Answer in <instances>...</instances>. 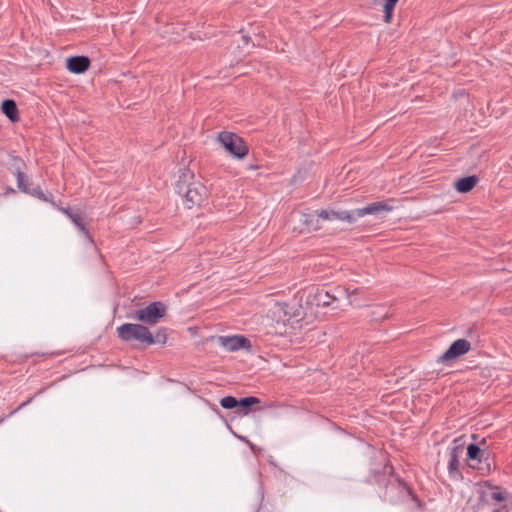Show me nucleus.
Here are the masks:
<instances>
[{
	"mask_svg": "<svg viewBox=\"0 0 512 512\" xmlns=\"http://www.w3.org/2000/svg\"><path fill=\"white\" fill-rule=\"evenodd\" d=\"M194 174L190 170H184L179 175L175 184L176 192L184 197L188 209L200 206L207 198V188L200 182L194 181Z\"/></svg>",
	"mask_w": 512,
	"mask_h": 512,
	"instance_id": "nucleus-1",
	"label": "nucleus"
},
{
	"mask_svg": "<svg viewBox=\"0 0 512 512\" xmlns=\"http://www.w3.org/2000/svg\"><path fill=\"white\" fill-rule=\"evenodd\" d=\"M118 338L123 342H137L144 347L153 344V334L142 324L124 323L116 328Z\"/></svg>",
	"mask_w": 512,
	"mask_h": 512,
	"instance_id": "nucleus-2",
	"label": "nucleus"
},
{
	"mask_svg": "<svg viewBox=\"0 0 512 512\" xmlns=\"http://www.w3.org/2000/svg\"><path fill=\"white\" fill-rule=\"evenodd\" d=\"M489 452L487 449H482L477 444H469L467 447V460L468 465L472 469L480 471L482 474L489 473L491 470L490 463H488Z\"/></svg>",
	"mask_w": 512,
	"mask_h": 512,
	"instance_id": "nucleus-3",
	"label": "nucleus"
},
{
	"mask_svg": "<svg viewBox=\"0 0 512 512\" xmlns=\"http://www.w3.org/2000/svg\"><path fill=\"white\" fill-rule=\"evenodd\" d=\"M166 305L162 302H152L148 306L138 309L133 318L145 324H156L166 315Z\"/></svg>",
	"mask_w": 512,
	"mask_h": 512,
	"instance_id": "nucleus-4",
	"label": "nucleus"
},
{
	"mask_svg": "<svg viewBox=\"0 0 512 512\" xmlns=\"http://www.w3.org/2000/svg\"><path fill=\"white\" fill-rule=\"evenodd\" d=\"M342 294H345L347 297L350 296L349 290L341 287L335 288L332 294L324 289L317 288L314 292L308 294L307 302L317 307H328Z\"/></svg>",
	"mask_w": 512,
	"mask_h": 512,
	"instance_id": "nucleus-5",
	"label": "nucleus"
},
{
	"mask_svg": "<svg viewBox=\"0 0 512 512\" xmlns=\"http://www.w3.org/2000/svg\"><path fill=\"white\" fill-rule=\"evenodd\" d=\"M226 153L232 158L241 160L249 153L245 140L233 132H226Z\"/></svg>",
	"mask_w": 512,
	"mask_h": 512,
	"instance_id": "nucleus-6",
	"label": "nucleus"
},
{
	"mask_svg": "<svg viewBox=\"0 0 512 512\" xmlns=\"http://www.w3.org/2000/svg\"><path fill=\"white\" fill-rule=\"evenodd\" d=\"M471 349V344L466 339H457L439 358V363H449L458 357L468 353Z\"/></svg>",
	"mask_w": 512,
	"mask_h": 512,
	"instance_id": "nucleus-7",
	"label": "nucleus"
},
{
	"mask_svg": "<svg viewBox=\"0 0 512 512\" xmlns=\"http://www.w3.org/2000/svg\"><path fill=\"white\" fill-rule=\"evenodd\" d=\"M260 399L254 396L236 399L233 396H226V410H235L238 414L247 415L250 408L259 404Z\"/></svg>",
	"mask_w": 512,
	"mask_h": 512,
	"instance_id": "nucleus-8",
	"label": "nucleus"
},
{
	"mask_svg": "<svg viewBox=\"0 0 512 512\" xmlns=\"http://www.w3.org/2000/svg\"><path fill=\"white\" fill-rule=\"evenodd\" d=\"M392 202L393 200L389 199L386 201L370 203L365 207L354 210L355 217L357 219L366 215H378L382 212H391L394 209V206L391 204Z\"/></svg>",
	"mask_w": 512,
	"mask_h": 512,
	"instance_id": "nucleus-9",
	"label": "nucleus"
},
{
	"mask_svg": "<svg viewBox=\"0 0 512 512\" xmlns=\"http://www.w3.org/2000/svg\"><path fill=\"white\" fill-rule=\"evenodd\" d=\"M319 217L322 221H345L348 223H353L356 221L354 211H336L333 209H322L319 211Z\"/></svg>",
	"mask_w": 512,
	"mask_h": 512,
	"instance_id": "nucleus-10",
	"label": "nucleus"
},
{
	"mask_svg": "<svg viewBox=\"0 0 512 512\" xmlns=\"http://www.w3.org/2000/svg\"><path fill=\"white\" fill-rule=\"evenodd\" d=\"M458 440L454 441V445L449 448V460H448V472L449 475L453 478L460 476V457L463 452V446L461 444H457Z\"/></svg>",
	"mask_w": 512,
	"mask_h": 512,
	"instance_id": "nucleus-11",
	"label": "nucleus"
},
{
	"mask_svg": "<svg viewBox=\"0 0 512 512\" xmlns=\"http://www.w3.org/2000/svg\"><path fill=\"white\" fill-rule=\"evenodd\" d=\"M59 210L67 215L69 219L75 224V226L92 242V237L89 231L86 229L83 213L80 209L76 208H59Z\"/></svg>",
	"mask_w": 512,
	"mask_h": 512,
	"instance_id": "nucleus-12",
	"label": "nucleus"
},
{
	"mask_svg": "<svg viewBox=\"0 0 512 512\" xmlns=\"http://www.w3.org/2000/svg\"><path fill=\"white\" fill-rule=\"evenodd\" d=\"M67 69L74 74H82L90 67V59L87 56H72L66 61Z\"/></svg>",
	"mask_w": 512,
	"mask_h": 512,
	"instance_id": "nucleus-13",
	"label": "nucleus"
},
{
	"mask_svg": "<svg viewBox=\"0 0 512 512\" xmlns=\"http://www.w3.org/2000/svg\"><path fill=\"white\" fill-rule=\"evenodd\" d=\"M251 342L243 335L226 336V350L237 351L239 349L249 350Z\"/></svg>",
	"mask_w": 512,
	"mask_h": 512,
	"instance_id": "nucleus-14",
	"label": "nucleus"
},
{
	"mask_svg": "<svg viewBox=\"0 0 512 512\" xmlns=\"http://www.w3.org/2000/svg\"><path fill=\"white\" fill-rule=\"evenodd\" d=\"M1 110L12 122L19 120V113L16 102L12 99H5L1 104Z\"/></svg>",
	"mask_w": 512,
	"mask_h": 512,
	"instance_id": "nucleus-15",
	"label": "nucleus"
},
{
	"mask_svg": "<svg viewBox=\"0 0 512 512\" xmlns=\"http://www.w3.org/2000/svg\"><path fill=\"white\" fill-rule=\"evenodd\" d=\"M477 181L478 178L476 176L460 178L455 182V188L460 193H467L475 187Z\"/></svg>",
	"mask_w": 512,
	"mask_h": 512,
	"instance_id": "nucleus-16",
	"label": "nucleus"
},
{
	"mask_svg": "<svg viewBox=\"0 0 512 512\" xmlns=\"http://www.w3.org/2000/svg\"><path fill=\"white\" fill-rule=\"evenodd\" d=\"M395 489L398 490L403 499L411 503L412 507L418 508L420 506L419 500L413 495L411 489L405 483L398 481Z\"/></svg>",
	"mask_w": 512,
	"mask_h": 512,
	"instance_id": "nucleus-17",
	"label": "nucleus"
},
{
	"mask_svg": "<svg viewBox=\"0 0 512 512\" xmlns=\"http://www.w3.org/2000/svg\"><path fill=\"white\" fill-rule=\"evenodd\" d=\"M300 221L311 230L321 229L320 221L322 219L319 217V211L316 214H303Z\"/></svg>",
	"mask_w": 512,
	"mask_h": 512,
	"instance_id": "nucleus-18",
	"label": "nucleus"
},
{
	"mask_svg": "<svg viewBox=\"0 0 512 512\" xmlns=\"http://www.w3.org/2000/svg\"><path fill=\"white\" fill-rule=\"evenodd\" d=\"M269 313L272 314L273 317L277 319V321H285L287 317V304L275 302L273 306L270 308Z\"/></svg>",
	"mask_w": 512,
	"mask_h": 512,
	"instance_id": "nucleus-19",
	"label": "nucleus"
},
{
	"mask_svg": "<svg viewBox=\"0 0 512 512\" xmlns=\"http://www.w3.org/2000/svg\"><path fill=\"white\" fill-rule=\"evenodd\" d=\"M9 169L13 172L14 175L23 172L22 169L25 166L24 161L22 158L15 154H9V161H8Z\"/></svg>",
	"mask_w": 512,
	"mask_h": 512,
	"instance_id": "nucleus-20",
	"label": "nucleus"
},
{
	"mask_svg": "<svg viewBox=\"0 0 512 512\" xmlns=\"http://www.w3.org/2000/svg\"><path fill=\"white\" fill-rule=\"evenodd\" d=\"M399 0H384L383 10H384V21L389 23L392 19L393 10Z\"/></svg>",
	"mask_w": 512,
	"mask_h": 512,
	"instance_id": "nucleus-21",
	"label": "nucleus"
},
{
	"mask_svg": "<svg viewBox=\"0 0 512 512\" xmlns=\"http://www.w3.org/2000/svg\"><path fill=\"white\" fill-rule=\"evenodd\" d=\"M17 179V186L18 188L23 191L24 193L30 192V184L28 176L24 173H18L15 175Z\"/></svg>",
	"mask_w": 512,
	"mask_h": 512,
	"instance_id": "nucleus-22",
	"label": "nucleus"
},
{
	"mask_svg": "<svg viewBox=\"0 0 512 512\" xmlns=\"http://www.w3.org/2000/svg\"><path fill=\"white\" fill-rule=\"evenodd\" d=\"M167 341V330L166 328H160L155 335H153V344H165Z\"/></svg>",
	"mask_w": 512,
	"mask_h": 512,
	"instance_id": "nucleus-23",
	"label": "nucleus"
},
{
	"mask_svg": "<svg viewBox=\"0 0 512 512\" xmlns=\"http://www.w3.org/2000/svg\"><path fill=\"white\" fill-rule=\"evenodd\" d=\"M27 194H30L34 197H37L38 199L42 200V201H50V199H48L46 197V195L44 194V192L42 191L41 187L40 186H36L34 188H30V192H26Z\"/></svg>",
	"mask_w": 512,
	"mask_h": 512,
	"instance_id": "nucleus-24",
	"label": "nucleus"
},
{
	"mask_svg": "<svg viewBox=\"0 0 512 512\" xmlns=\"http://www.w3.org/2000/svg\"><path fill=\"white\" fill-rule=\"evenodd\" d=\"M491 498L496 502H502L505 500L504 494L498 490V487H495V491L492 492Z\"/></svg>",
	"mask_w": 512,
	"mask_h": 512,
	"instance_id": "nucleus-25",
	"label": "nucleus"
},
{
	"mask_svg": "<svg viewBox=\"0 0 512 512\" xmlns=\"http://www.w3.org/2000/svg\"><path fill=\"white\" fill-rule=\"evenodd\" d=\"M216 140L224 147V131L217 134Z\"/></svg>",
	"mask_w": 512,
	"mask_h": 512,
	"instance_id": "nucleus-26",
	"label": "nucleus"
},
{
	"mask_svg": "<svg viewBox=\"0 0 512 512\" xmlns=\"http://www.w3.org/2000/svg\"><path fill=\"white\" fill-rule=\"evenodd\" d=\"M383 310V307H376L375 310L373 311V314L374 315H380V312Z\"/></svg>",
	"mask_w": 512,
	"mask_h": 512,
	"instance_id": "nucleus-27",
	"label": "nucleus"
},
{
	"mask_svg": "<svg viewBox=\"0 0 512 512\" xmlns=\"http://www.w3.org/2000/svg\"><path fill=\"white\" fill-rule=\"evenodd\" d=\"M242 40H243L244 45L247 46L248 43H249L250 38L248 36H246V35H243L242 36Z\"/></svg>",
	"mask_w": 512,
	"mask_h": 512,
	"instance_id": "nucleus-28",
	"label": "nucleus"
},
{
	"mask_svg": "<svg viewBox=\"0 0 512 512\" xmlns=\"http://www.w3.org/2000/svg\"><path fill=\"white\" fill-rule=\"evenodd\" d=\"M32 401V398L28 399L26 402H23L18 409H20L21 407L27 405L28 403H30Z\"/></svg>",
	"mask_w": 512,
	"mask_h": 512,
	"instance_id": "nucleus-29",
	"label": "nucleus"
},
{
	"mask_svg": "<svg viewBox=\"0 0 512 512\" xmlns=\"http://www.w3.org/2000/svg\"><path fill=\"white\" fill-rule=\"evenodd\" d=\"M224 403H225V400H224V397L220 398L219 399V404L221 405V407L224 408Z\"/></svg>",
	"mask_w": 512,
	"mask_h": 512,
	"instance_id": "nucleus-30",
	"label": "nucleus"
},
{
	"mask_svg": "<svg viewBox=\"0 0 512 512\" xmlns=\"http://www.w3.org/2000/svg\"><path fill=\"white\" fill-rule=\"evenodd\" d=\"M218 340L222 345H224V336H219Z\"/></svg>",
	"mask_w": 512,
	"mask_h": 512,
	"instance_id": "nucleus-31",
	"label": "nucleus"
},
{
	"mask_svg": "<svg viewBox=\"0 0 512 512\" xmlns=\"http://www.w3.org/2000/svg\"><path fill=\"white\" fill-rule=\"evenodd\" d=\"M485 443H486L485 439H482L481 444H485Z\"/></svg>",
	"mask_w": 512,
	"mask_h": 512,
	"instance_id": "nucleus-32",
	"label": "nucleus"
}]
</instances>
